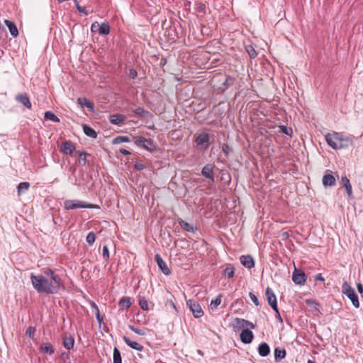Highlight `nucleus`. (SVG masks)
Instances as JSON below:
<instances>
[{
    "label": "nucleus",
    "mask_w": 363,
    "mask_h": 363,
    "mask_svg": "<svg viewBox=\"0 0 363 363\" xmlns=\"http://www.w3.org/2000/svg\"><path fill=\"white\" fill-rule=\"evenodd\" d=\"M35 330H36L35 328L30 326L27 328L26 333V335H28L29 336L30 338L33 339L34 334L35 333Z\"/></svg>",
    "instance_id": "8fccbe9b"
},
{
    "label": "nucleus",
    "mask_w": 363,
    "mask_h": 363,
    "mask_svg": "<svg viewBox=\"0 0 363 363\" xmlns=\"http://www.w3.org/2000/svg\"><path fill=\"white\" fill-rule=\"evenodd\" d=\"M128 328L133 332L135 333L136 334H138L139 335L144 336V335H146V333H145V330H143V329H141V328H135V327H134L132 325H129Z\"/></svg>",
    "instance_id": "c03bdc74"
},
{
    "label": "nucleus",
    "mask_w": 363,
    "mask_h": 363,
    "mask_svg": "<svg viewBox=\"0 0 363 363\" xmlns=\"http://www.w3.org/2000/svg\"><path fill=\"white\" fill-rule=\"evenodd\" d=\"M4 23L6 26L8 27L11 35L14 38L17 37L19 33L16 24L10 20H5Z\"/></svg>",
    "instance_id": "b1692460"
},
{
    "label": "nucleus",
    "mask_w": 363,
    "mask_h": 363,
    "mask_svg": "<svg viewBox=\"0 0 363 363\" xmlns=\"http://www.w3.org/2000/svg\"><path fill=\"white\" fill-rule=\"evenodd\" d=\"M60 150L65 155L72 156L74 152L76 150V147L72 141L65 140L62 143Z\"/></svg>",
    "instance_id": "9d476101"
},
{
    "label": "nucleus",
    "mask_w": 363,
    "mask_h": 363,
    "mask_svg": "<svg viewBox=\"0 0 363 363\" xmlns=\"http://www.w3.org/2000/svg\"><path fill=\"white\" fill-rule=\"evenodd\" d=\"M286 354V352L284 348H281L278 347L274 349V359L277 362H279L282 359L285 358Z\"/></svg>",
    "instance_id": "a878e982"
},
{
    "label": "nucleus",
    "mask_w": 363,
    "mask_h": 363,
    "mask_svg": "<svg viewBox=\"0 0 363 363\" xmlns=\"http://www.w3.org/2000/svg\"><path fill=\"white\" fill-rule=\"evenodd\" d=\"M325 140L328 145L334 150L346 148L352 145V140L348 138H344L341 133L334 132L325 135Z\"/></svg>",
    "instance_id": "f03ea898"
},
{
    "label": "nucleus",
    "mask_w": 363,
    "mask_h": 363,
    "mask_svg": "<svg viewBox=\"0 0 363 363\" xmlns=\"http://www.w3.org/2000/svg\"><path fill=\"white\" fill-rule=\"evenodd\" d=\"M305 302H306V304L308 306L311 307L313 311L318 312L320 313V310L319 308L320 303L318 302H317L315 299L308 298V299H306Z\"/></svg>",
    "instance_id": "c85d7f7f"
},
{
    "label": "nucleus",
    "mask_w": 363,
    "mask_h": 363,
    "mask_svg": "<svg viewBox=\"0 0 363 363\" xmlns=\"http://www.w3.org/2000/svg\"><path fill=\"white\" fill-rule=\"evenodd\" d=\"M139 305L143 310H149L148 301L145 299L144 297L139 296Z\"/></svg>",
    "instance_id": "37998d69"
},
{
    "label": "nucleus",
    "mask_w": 363,
    "mask_h": 363,
    "mask_svg": "<svg viewBox=\"0 0 363 363\" xmlns=\"http://www.w3.org/2000/svg\"><path fill=\"white\" fill-rule=\"evenodd\" d=\"M103 258L107 262L110 259L109 250L106 245L103 247Z\"/></svg>",
    "instance_id": "49530a36"
},
{
    "label": "nucleus",
    "mask_w": 363,
    "mask_h": 363,
    "mask_svg": "<svg viewBox=\"0 0 363 363\" xmlns=\"http://www.w3.org/2000/svg\"><path fill=\"white\" fill-rule=\"evenodd\" d=\"M245 50L251 58H255L257 55V52L252 45H247Z\"/></svg>",
    "instance_id": "79ce46f5"
},
{
    "label": "nucleus",
    "mask_w": 363,
    "mask_h": 363,
    "mask_svg": "<svg viewBox=\"0 0 363 363\" xmlns=\"http://www.w3.org/2000/svg\"><path fill=\"white\" fill-rule=\"evenodd\" d=\"M223 275L228 278H232L235 275V268L229 264L223 271Z\"/></svg>",
    "instance_id": "c9c22d12"
},
{
    "label": "nucleus",
    "mask_w": 363,
    "mask_h": 363,
    "mask_svg": "<svg viewBox=\"0 0 363 363\" xmlns=\"http://www.w3.org/2000/svg\"><path fill=\"white\" fill-rule=\"evenodd\" d=\"M62 359H69V354L66 352H63L61 355Z\"/></svg>",
    "instance_id": "69168bd1"
},
{
    "label": "nucleus",
    "mask_w": 363,
    "mask_h": 363,
    "mask_svg": "<svg viewBox=\"0 0 363 363\" xmlns=\"http://www.w3.org/2000/svg\"><path fill=\"white\" fill-rule=\"evenodd\" d=\"M62 344L63 346L68 350L74 347V337L72 335H67V333L62 335Z\"/></svg>",
    "instance_id": "2eb2a0df"
},
{
    "label": "nucleus",
    "mask_w": 363,
    "mask_h": 363,
    "mask_svg": "<svg viewBox=\"0 0 363 363\" xmlns=\"http://www.w3.org/2000/svg\"><path fill=\"white\" fill-rule=\"evenodd\" d=\"M130 141V140L129 137L125 135H118L113 139L112 143L114 145H118L122 143H129Z\"/></svg>",
    "instance_id": "72a5a7b5"
},
{
    "label": "nucleus",
    "mask_w": 363,
    "mask_h": 363,
    "mask_svg": "<svg viewBox=\"0 0 363 363\" xmlns=\"http://www.w3.org/2000/svg\"><path fill=\"white\" fill-rule=\"evenodd\" d=\"M91 305L92 308L95 309V311H97V309H99L97 305L94 302H92Z\"/></svg>",
    "instance_id": "338daca9"
},
{
    "label": "nucleus",
    "mask_w": 363,
    "mask_h": 363,
    "mask_svg": "<svg viewBox=\"0 0 363 363\" xmlns=\"http://www.w3.org/2000/svg\"><path fill=\"white\" fill-rule=\"evenodd\" d=\"M257 350L259 354L263 357H267L270 353V347L267 342H262L259 344Z\"/></svg>",
    "instance_id": "4be33fe9"
},
{
    "label": "nucleus",
    "mask_w": 363,
    "mask_h": 363,
    "mask_svg": "<svg viewBox=\"0 0 363 363\" xmlns=\"http://www.w3.org/2000/svg\"><path fill=\"white\" fill-rule=\"evenodd\" d=\"M196 5H197V8H196V11L199 13H206V4L202 3V2H199V3H196Z\"/></svg>",
    "instance_id": "de8ad7c7"
},
{
    "label": "nucleus",
    "mask_w": 363,
    "mask_h": 363,
    "mask_svg": "<svg viewBox=\"0 0 363 363\" xmlns=\"http://www.w3.org/2000/svg\"><path fill=\"white\" fill-rule=\"evenodd\" d=\"M155 260L157 262L159 269L164 275H169L171 274L170 269L167 267L166 262L163 260L160 254H156L155 255Z\"/></svg>",
    "instance_id": "f8f14e48"
},
{
    "label": "nucleus",
    "mask_w": 363,
    "mask_h": 363,
    "mask_svg": "<svg viewBox=\"0 0 363 363\" xmlns=\"http://www.w3.org/2000/svg\"><path fill=\"white\" fill-rule=\"evenodd\" d=\"M99 23L98 22H94V23L91 24V31L92 33H96L97 31H99Z\"/></svg>",
    "instance_id": "864d4df0"
},
{
    "label": "nucleus",
    "mask_w": 363,
    "mask_h": 363,
    "mask_svg": "<svg viewBox=\"0 0 363 363\" xmlns=\"http://www.w3.org/2000/svg\"><path fill=\"white\" fill-rule=\"evenodd\" d=\"M357 289L358 292L360 294H363V286H362V284L361 283H357Z\"/></svg>",
    "instance_id": "bf43d9fd"
},
{
    "label": "nucleus",
    "mask_w": 363,
    "mask_h": 363,
    "mask_svg": "<svg viewBox=\"0 0 363 363\" xmlns=\"http://www.w3.org/2000/svg\"><path fill=\"white\" fill-rule=\"evenodd\" d=\"M276 313V318L279 320L280 322H282V318L279 311V308H277V311H274Z\"/></svg>",
    "instance_id": "0e129e2a"
},
{
    "label": "nucleus",
    "mask_w": 363,
    "mask_h": 363,
    "mask_svg": "<svg viewBox=\"0 0 363 363\" xmlns=\"http://www.w3.org/2000/svg\"><path fill=\"white\" fill-rule=\"evenodd\" d=\"M133 112L135 116H139L141 118L147 119L149 118L152 119L153 118V114L151 113L150 111L145 110L143 107H138L133 110Z\"/></svg>",
    "instance_id": "dca6fc26"
},
{
    "label": "nucleus",
    "mask_w": 363,
    "mask_h": 363,
    "mask_svg": "<svg viewBox=\"0 0 363 363\" xmlns=\"http://www.w3.org/2000/svg\"><path fill=\"white\" fill-rule=\"evenodd\" d=\"M336 184V179L331 174H326L323 177V184L325 186H333Z\"/></svg>",
    "instance_id": "5701e85b"
},
{
    "label": "nucleus",
    "mask_w": 363,
    "mask_h": 363,
    "mask_svg": "<svg viewBox=\"0 0 363 363\" xmlns=\"http://www.w3.org/2000/svg\"><path fill=\"white\" fill-rule=\"evenodd\" d=\"M214 135L210 134L207 130L199 133L195 138V143L200 150H207L209 148L211 140H214Z\"/></svg>",
    "instance_id": "7ed1b4c3"
},
{
    "label": "nucleus",
    "mask_w": 363,
    "mask_h": 363,
    "mask_svg": "<svg viewBox=\"0 0 363 363\" xmlns=\"http://www.w3.org/2000/svg\"><path fill=\"white\" fill-rule=\"evenodd\" d=\"M134 143L138 146H141L144 149L152 152L156 150V145L151 139H147L142 136H135L133 138Z\"/></svg>",
    "instance_id": "423d86ee"
},
{
    "label": "nucleus",
    "mask_w": 363,
    "mask_h": 363,
    "mask_svg": "<svg viewBox=\"0 0 363 363\" xmlns=\"http://www.w3.org/2000/svg\"><path fill=\"white\" fill-rule=\"evenodd\" d=\"M179 225L187 232H194V227L189 223L183 220L182 218L178 219Z\"/></svg>",
    "instance_id": "473e14b6"
},
{
    "label": "nucleus",
    "mask_w": 363,
    "mask_h": 363,
    "mask_svg": "<svg viewBox=\"0 0 363 363\" xmlns=\"http://www.w3.org/2000/svg\"><path fill=\"white\" fill-rule=\"evenodd\" d=\"M342 292L351 301L352 306L354 308H359L360 305L358 296L356 294L354 289L346 281H344L342 285Z\"/></svg>",
    "instance_id": "39448f33"
},
{
    "label": "nucleus",
    "mask_w": 363,
    "mask_h": 363,
    "mask_svg": "<svg viewBox=\"0 0 363 363\" xmlns=\"http://www.w3.org/2000/svg\"><path fill=\"white\" fill-rule=\"evenodd\" d=\"M235 82V78L231 76H226L225 81L223 82L222 85L223 86V90L230 87L233 85Z\"/></svg>",
    "instance_id": "f704fd0d"
},
{
    "label": "nucleus",
    "mask_w": 363,
    "mask_h": 363,
    "mask_svg": "<svg viewBox=\"0 0 363 363\" xmlns=\"http://www.w3.org/2000/svg\"><path fill=\"white\" fill-rule=\"evenodd\" d=\"M77 103L81 107H86L90 111H94V105L85 97H79L77 99Z\"/></svg>",
    "instance_id": "6ab92c4d"
},
{
    "label": "nucleus",
    "mask_w": 363,
    "mask_h": 363,
    "mask_svg": "<svg viewBox=\"0 0 363 363\" xmlns=\"http://www.w3.org/2000/svg\"><path fill=\"white\" fill-rule=\"evenodd\" d=\"M265 295L269 305L272 307L274 311H277V300L274 291L270 287H267Z\"/></svg>",
    "instance_id": "6e6552de"
},
{
    "label": "nucleus",
    "mask_w": 363,
    "mask_h": 363,
    "mask_svg": "<svg viewBox=\"0 0 363 363\" xmlns=\"http://www.w3.org/2000/svg\"><path fill=\"white\" fill-rule=\"evenodd\" d=\"M82 128H83V131H84V134L86 136H89L94 139L97 138V133L96 132V130L94 129H93L89 125H88L86 124H83Z\"/></svg>",
    "instance_id": "bb28decb"
},
{
    "label": "nucleus",
    "mask_w": 363,
    "mask_h": 363,
    "mask_svg": "<svg viewBox=\"0 0 363 363\" xmlns=\"http://www.w3.org/2000/svg\"><path fill=\"white\" fill-rule=\"evenodd\" d=\"M307 279L306 274L301 271L294 269L292 274V281L298 285H303Z\"/></svg>",
    "instance_id": "1a4fd4ad"
},
{
    "label": "nucleus",
    "mask_w": 363,
    "mask_h": 363,
    "mask_svg": "<svg viewBox=\"0 0 363 363\" xmlns=\"http://www.w3.org/2000/svg\"><path fill=\"white\" fill-rule=\"evenodd\" d=\"M186 305L196 318H201L203 315L204 313L200 304L194 299L186 301Z\"/></svg>",
    "instance_id": "0eeeda50"
},
{
    "label": "nucleus",
    "mask_w": 363,
    "mask_h": 363,
    "mask_svg": "<svg viewBox=\"0 0 363 363\" xmlns=\"http://www.w3.org/2000/svg\"><path fill=\"white\" fill-rule=\"evenodd\" d=\"M30 187V183L27 182H21L17 186L18 194L20 195L22 191H27Z\"/></svg>",
    "instance_id": "ea45409f"
},
{
    "label": "nucleus",
    "mask_w": 363,
    "mask_h": 363,
    "mask_svg": "<svg viewBox=\"0 0 363 363\" xmlns=\"http://www.w3.org/2000/svg\"><path fill=\"white\" fill-rule=\"evenodd\" d=\"M65 209L74 210L77 208H99V206L97 204L86 203L80 200H66L64 202Z\"/></svg>",
    "instance_id": "20e7f679"
},
{
    "label": "nucleus",
    "mask_w": 363,
    "mask_h": 363,
    "mask_svg": "<svg viewBox=\"0 0 363 363\" xmlns=\"http://www.w3.org/2000/svg\"><path fill=\"white\" fill-rule=\"evenodd\" d=\"M39 350L42 353H46V354H48L50 355L53 354L54 352H55V350H54L52 344L50 343V342L43 343L40 345V347L39 348Z\"/></svg>",
    "instance_id": "393cba45"
},
{
    "label": "nucleus",
    "mask_w": 363,
    "mask_h": 363,
    "mask_svg": "<svg viewBox=\"0 0 363 363\" xmlns=\"http://www.w3.org/2000/svg\"><path fill=\"white\" fill-rule=\"evenodd\" d=\"M145 168V166L141 163H136L134 164V169L138 171L143 170Z\"/></svg>",
    "instance_id": "13d9d810"
},
{
    "label": "nucleus",
    "mask_w": 363,
    "mask_h": 363,
    "mask_svg": "<svg viewBox=\"0 0 363 363\" xmlns=\"http://www.w3.org/2000/svg\"><path fill=\"white\" fill-rule=\"evenodd\" d=\"M113 363H122L121 352L117 347H114L113 353Z\"/></svg>",
    "instance_id": "4c0bfd02"
},
{
    "label": "nucleus",
    "mask_w": 363,
    "mask_h": 363,
    "mask_svg": "<svg viewBox=\"0 0 363 363\" xmlns=\"http://www.w3.org/2000/svg\"><path fill=\"white\" fill-rule=\"evenodd\" d=\"M119 151H120V152H121V154H123V155H131V152H130L129 150H126V149H124V148H121Z\"/></svg>",
    "instance_id": "680f3d73"
},
{
    "label": "nucleus",
    "mask_w": 363,
    "mask_h": 363,
    "mask_svg": "<svg viewBox=\"0 0 363 363\" xmlns=\"http://www.w3.org/2000/svg\"><path fill=\"white\" fill-rule=\"evenodd\" d=\"M240 260L241 264L247 269H252L255 266V261L251 255H242Z\"/></svg>",
    "instance_id": "f3484780"
},
{
    "label": "nucleus",
    "mask_w": 363,
    "mask_h": 363,
    "mask_svg": "<svg viewBox=\"0 0 363 363\" xmlns=\"http://www.w3.org/2000/svg\"><path fill=\"white\" fill-rule=\"evenodd\" d=\"M15 99L18 103L21 104L26 108L28 109H31L32 104L30 101L29 96L26 93H20L17 94L15 97Z\"/></svg>",
    "instance_id": "ddd939ff"
},
{
    "label": "nucleus",
    "mask_w": 363,
    "mask_h": 363,
    "mask_svg": "<svg viewBox=\"0 0 363 363\" xmlns=\"http://www.w3.org/2000/svg\"><path fill=\"white\" fill-rule=\"evenodd\" d=\"M231 150H232V149L229 147V145L228 144L223 143L222 145V151L226 157L228 156V155Z\"/></svg>",
    "instance_id": "09e8293b"
},
{
    "label": "nucleus",
    "mask_w": 363,
    "mask_h": 363,
    "mask_svg": "<svg viewBox=\"0 0 363 363\" xmlns=\"http://www.w3.org/2000/svg\"><path fill=\"white\" fill-rule=\"evenodd\" d=\"M44 118L46 121H51L55 123L60 122V118L52 111H46L44 115Z\"/></svg>",
    "instance_id": "2f4dec72"
},
{
    "label": "nucleus",
    "mask_w": 363,
    "mask_h": 363,
    "mask_svg": "<svg viewBox=\"0 0 363 363\" xmlns=\"http://www.w3.org/2000/svg\"><path fill=\"white\" fill-rule=\"evenodd\" d=\"M220 173L222 175V178H221L222 179H228L229 181L230 180V175L227 171L222 170Z\"/></svg>",
    "instance_id": "6e6d98bb"
},
{
    "label": "nucleus",
    "mask_w": 363,
    "mask_h": 363,
    "mask_svg": "<svg viewBox=\"0 0 363 363\" xmlns=\"http://www.w3.org/2000/svg\"><path fill=\"white\" fill-rule=\"evenodd\" d=\"M341 182L342 183L343 187L346 190L348 198L352 199L353 196H352V185L350 184V179L346 176H344V177H342Z\"/></svg>",
    "instance_id": "412c9836"
},
{
    "label": "nucleus",
    "mask_w": 363,
    "mask_h": 363,
    "mask_svg": "<svg viewBox=\"0 0 363 363\" xmlns=\"http://www.w3.org/2000/svg\"><path fill=\"white\" fill-rule=\"evenodd\" d=\"M111 123L113 125H121L124 124L125 116L121 114H112L108 117Z\"/></svg>",
    "instance_id": "a211bd4d"
},
{
    "label": "nucleus",
    "mask_w": 363,
    "mask_h": 363,
    "mask_svg": "<svg viewBox=\"0 0 363 363\" xmlns=\"http://www.w3.org/2000/svg\"><path fill=\"white\" fill-rule=\"evenodd\" d=\"M213 169L214 164L208 163L206 164L201 169V175L210 179L213 183L215 182Z\"/></svg>",
    "instance_id": "9b49d317"
},
{
    "label": "nucleus",
    "mask_w": 363,
    "mask_h": 363,
    "mask_svg": "<svg viewBox=\"0 0 363 363\" xmlns=\"http://www.w3.org/2000/svg\"><path fill=\"white\" fill-rule=\"evenodd\" d=\"M86 157H91V155L86 152H79V163L82 166L86 164Z\"/></svg>",
    "instance_id": "e433bc0d"
},
{
    "label": "nucleus",
    "mask_w": 363,
    "mask_h": 363,
    "mask_svg": "<svg viewBox=\"0 0 363 363\" xmlns=\"http://www.w3.org/2000/svg\"><path fill=\"white\" fill-rule=\"evenodd\" d=\"M76 8L79 13H84L86 16L89 15V11H86L84 7L81 6L79 4H77Z\"/></svg>",
    "instance_id": "603ef678"
},
{
    "label": "nucleus",
    "mask_w": 363,
    "mask_h": 363,
    "mask_svg": "<svg viewBox=\"0 0 363 363\" xmlns=\"http://www.w3.org/2000/svg\"><path fill=\"white\" fill-rule=\"evenodd\" d=\"M315 280L323 281L325 280V279L323 277L322 274L319 273V274L315 275Z\"/></svg>",
    "instance_id": "052dcab7"
},
{
    "label": "nucleus",
    "mask_w": 363,
    "mask_h": 363,
    "mask_svg": "<svg viewBox=\"0 0 363 363\" xmlns=\"http://www.w3.org/2000/svg\"><path fill=\"white\" fill-rule=\"evenodd\" d=\"M245 327H249L250 328L254 329L255 328V325L252 322L246 320Z\"/></svg>",
    "instance_id": "e2e57ef3"
},
{
    "label": "nucleus",
    "mask_w": 363,
    "mask_h": 363,
    "mask_svg": "<svg viewBox=\"0 0 363 363\" xmlns=\"http://www.w3.org/2000/svg\"><path fill=\"white\" fill-rule=\"evenodd\" d=\"M249 296H250V298L251 301H252V302H253V303H254L257 306H259V305H260L259 301V300H258V298H257V296H256L255 294H253L252 292H250V294H249Z\"/></svg>",
    "instance_id": "3c124183"
},
{
    "label": "nucleus",
    "mask_w": 363,
    "mask_h": 363,
    "mask_svg": "<svg viewBox=\"0 0 363 363\" xmlns=\"http://www.w3.org/2000/svg\"><path fill=\"white\" fill-rule=\"evenodd\" d=\"M96 240V234L94 232H89L86 238V241L90 245H93Z\"/></svg>",
    "instance_id": "a18cd8bd"
},
{
    "label": "nucleus",
    "mask_w": 363,
    "mask_h": 363,
    "mask_svg": "<svg viewBox=\"0 0 363 363\" xmlns=\"http://www.w3.org/2000/svg\"><path fill=\"white\" fill-rule=\"evenodd\" d=\"M147 128L149 129H151V130H155V125H148Z\"/></svg>",
    "instance_id": "774afa93"
},
{
    "label": "nucleus",
    "mask_w": 363,
    "mask_h": 363,
    "mask_svg": "<svg viewBox=\"0 0 363 363\" xmlns=\"http://www.w3.org/2000/svg\"><path fill=\"white\" fill-rule=\"evenodd\" d=\"M240 340L244 344H250L254 338L253 333L248 328L242 329L240 335Z\"/></svg>",
    "instance_id": "4468645a"
},
{
    "label": "nucleus",
    "mask_w": 363,
    "mask_h": 363,
    "mask_svg": "<svg viewBox=\"0 0 363 363\" xmlns=\"http://www.w3.org/2000/svg\"><path fill=\"white\" fill-rule=\"evenodd\" d=\"M279 132L285 134L286 135H289L290 137L293 135V129L291 128H289L286 125H279Z\"/></svg>",
    "instance_id": "58836bf2"
},
{
    "label": "nucleus",
    "mask_w": 363,
    "mask_h": 363,
    "mask_svg": "<svg viewBox=\"0 0 363 363\" xmlns=\"http://www.w3.org/2000/svg\"><path fill=\"white\" fill-rule=\"evenodd\" d=\"M123 340L125 344L129 346L130 348L134 349L138 351H143L144 350V347L135 341H132L130 338L126 336L123 337Z\"/></svg>",
    "instance_id": "aec40b11"
},
{
    "label": "nucleus",
    "mask_w": 363,
    "mask_h": 363,
    "mask_svg": "<svg viewBox=\"0 0 363 363\" xmlns=\"http://www.w3.org/2000/svg\"><path fill=\"white\" fill-rule=\"evenodd\" d=\"M129 77L131 79H135L138 77L137 71L135 69H130L129 70Z\"/></svg>",
    "instance_id": "5fc2aeb1"
},
{
    "label": "nucleus",
    "mask_w": 363,
    "mask_h": 363,
    "mask_svg": "<svg viewBox=\"0 0 363 363\" xmlns=\"http://www.w3.org/2000/svg\"><path fill=\"white\" fill-rule=\"evenodd\" d=\"M222 294L218 295L211 301V307L212 309L216 308L221 303Z\"/></svg>",
    "instance_id": "a19ab883"
},
{
    "label": "nucleus",
    "mask_w": 363,
    "mask_h": 363,
    "mask_svg": "<svg viewBox=\"0 0 363 363\" xmlns=\"http://www.w3.org/2000/svg\"><path fill=\"white\" fill-rule=\"evenodd\" d=\"M246 320L240 318H235L233 320V329L235 331L239 330L240 329H245V327Z\"/></svg>",
    "instance_id": "cd10ccee"
},
{
    "label": "nucleus",
    "mask_w": 363,
    "mask_h": 363,
    "mask_svg": "<svg viewBox=\"0 0 363 363\" xmlns=\"http://www.w3.org/2000/svg\"><path fill=\"white\" fill-rule=\"evenodd\" d=\"M95 315L96 320L99 324H101L103 321V318L100 315L99 309H97V311H95Z\"/></svg>",
    "instance_id": "4d7b16f0"
},
{
    "label": "nucleus",
    "mask_w": 363,
    "mask_h": 363,
    "mask_svg": "<svg viewBox=\"0 0 363 363\" xmlns=\"http://www.w3.org/2000/svg\"><path fill=\"white\" fill-rule=\"evenodd\" d=\"M44 274L50 277V280L43 275H35L30 273V278L33 288L39 294H56L59 291L65 289L63 281L60 275L51 269H45Z\"/></svg>",
    "instance_id": "f257e3e1"
},
{
    "label": "nucleus",
    "mask_w": 363,
    "mask_h": 363,
    "mask_svg": "<svg viewBox=\"0 0 363 363\" xmlns=\"http://www.w3.org/2000/svg\"><path fill=\"white\" fill-rule=\"evenodd\" d=\"M98 28L100 35H106L110 33V26L107 22L102 23Z\"/></svg>",
    "instance_id": "7c9ffc66"
},
{
    "label": "nucleus",
    "mask_w": 363,
    "mask_h": 363,
    "mask_svg": "<svg viewBox=\"0 0 363 363\" xmlns=\"http://www.w3.org/2000/svg\"><path fill=\"white\" fill-rule=\"evenodd\" d=\"M118 305L121 309H128L131 306L130 298L127 296H123L119 301Z\"/></svg>",
    "instance_id": "c756f323"
}]
</instances>
